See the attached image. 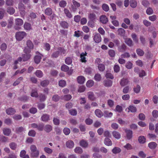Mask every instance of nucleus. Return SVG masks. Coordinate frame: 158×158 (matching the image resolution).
I'll return each mask as SVG.
<instances>
[{
	"mask_svg": "<svg viewBox=\"0 0 158 158\" xmlns=\"http://www.w3.org/2000/svg\"><path fill=\"white\" fill-rule=\"evenodd\" d=\"M27 46L26 47L24 50L25 53H30L31 52L34 47V45L32 42L30 40H28L27 41Z\"/></svg>",
	"mask_w": 158,
	"mask_h": 158,
	"instance_id": "f257e3e1",
	"label": "nucleus"
},
{
	"mask_svg": "<svg viewBox=\"0 0 158 158\" xmlns=\"http://www.w3.org/2000/svg\"><path fill=\"white\" fill-rule=\"evenodd\" d=\"M31 156L33 157H37L39 155V151L37 149L36 146L34 145H31L30 147Z\"/></svg>",
	"mask_w": 158,
	"mask_h": 158,
	"instance_id": "f03ea898",
	"label": "nucleus"
},
{
	"mask_svg": "<svg viewBox=\"0 0 158 158\" xmlns=\"http://www.w3.org/2000/svg\"><path fill=\"white\" fill-rule=\"evenodd\" d=\"M23 23V20L20 18H17L15 20L14 28L16 30H19L20 28V27L22 26Z\"/></svg>",
	"mask_w": 158,
	"mask_h": 158,
	"instance_id": "7ed1b4c3",
	"label": "nucleus"
},
{
	"mask_svg": "<svg viewBox=\"0 0 158 158\" xmlns=\"http://www.w3.org/2000/svg\"><path fill=\"white\" fill-rule=\"evenodd\" d=\"M29 126L31 128H36L39 131H42L43 130L44 125L43 124H37L35 123H33L30 124Z\"/></svg>",
	"mask_w": 158,
	"mask_h": 158,
	"instance_id": "20e7f679",
	"label": "nucleus"
},
{
	"mask_svg": "<svg viewBox=\"0 0 158 158\" xmlns=\"http://www.w3.org/2000/svg\"><path fill=\"white\" fill-rule=\"evenodd\" d=\"M27 34L24 31L18 32L16 34V38L18 40H21Z\"/></svg>",
	"mask_w": 158,
	"mask_h": 158,
	"instance_id": "39448f33",
	"label": "nucleus"
},
{
	"mask_svg": "<svg viewBox=\"0 0 158 158\" xmlns=\"http://www.w3.org/2000/svg\"><path fill=\"white\" fill-rule=\"evenodd\" d=\"M80 6V4L75 0H73L72 1V3L71 5V9L72 10L73 12H75L77 8Z\"/></svg>",
	"mask_w": 158,
	"mask_h": 158,
	"instance_id": "423d86ee",
	"label": "nucleus"
},
{
	"mask_svg": "<svg viewBox=\"0 0 158 158\" xmlns=\"http://www.w3.org/2000/svg\"><path fill=\"white\" fill-rule=\"evenodd\" d=\"M29 53H25L23 54L22 55V60L23 61H25L28 60L31 58V55L29 54Z\"/></svg>",
	"mask_w": 158,
	"mask_h": 158,
	"instance_id": "0eeeda50",
	"label": "nucleus"
},
{
	"mask_svg": "<svg viewBox=\"0 0 158 158\" xmlns=\"http://www.w3.org/2000/svg\"><path fill=\"white\" fill-rule=\"evenodd\" d=\"M94 40L95 42L99 43L101 41V37L99 33H95L94 35Z\"/></svg>",
	"mask_w": 158,
	"mask_h": 158,
	"instance_id": "6e6552de",
	"label": "nucleus"
},
{
	"mask_svg": "<svg viewBox=\"0 0 158 158\" xmlns=\"http://www.w3.org/2000/svg\"><path fill=\"white\" fill-rule=\"evenodd\" d=\"M125 132L126 133V137L128 140H130L132 137V131L130 130H125Z\"/></svg>",
	"mask_w": 158,
	"mask_h": 158,
	"instance_id": "1a4fd4ad",
	"label": "nucleus"
},
{
	"mask_svg": "<svg viewBox=\"0 0 158 158\" xmlns=\"http://www.w3.org/2000/svg\"><path fill=\"white\" fill-rule=\"evenodd\" d=\"M87 53L86 52H82L80 54V61L82 62L86 63L87 61L86 56H87Z\"/></svg>",
	"mask_w": 158,
	"mask_h": 158,
	"instance_id": "9d476101",
	"label": "nucleus"
},
{
	"mask_svg": "<svg viewBox=\"0 0 158 158\" xmlns=\"http://www.w3.org/2000/svg\"><path fill=\"white\" fill-rule=\"evenodd\" d=\"M100 20V22L103 24H106L108 21V19L105 15L101 16Z\"/></svg>",
	"mask_w": 158,
	"mask_h": 158,
	"instance_id": "9b49d317",
	"label": "nucleus"
},
{
	"mask_svg": "<svg viewBox=\"0 0 158 158\" xmlns=\"http://www.w3.org/2000/svg\"><path fill=\"white\" fill-rule=\"evenodd\" d=\"M39 54L40 55H36L34 57L35 62L37 64H39L40 62V60L41 59V54H40L39 52H36V54L37 55Z\"/></svg>",
	"mask_w": 158,
	"mask_h": 158,
	"instance_id": "f8f14e48",
	"label": "nucleus"
},
{
	"mask_svg": "<svg viewBox=\"0 0 158 158\" xmlns=\"http://www.w3.org/2000/svg\"><path fill=\"white\" fill-rule=\"evenodd\" d=\"M50 119V116L47 114H43L41 117V120L45 122H48Z\"/></svg>",
	"mask_w": 158,
	"mask_h": 158,
	"instance_id": "ddd939ff",
	"label": "nucleus"
},
{
	"mask_svg": "<svg viewBox=\"0 0 158 158\" xmlns=\"http://www.w3.org/2000/svg\"><path fill=\"white\" fill-rule=\"evenodd\" d=\"M16 112L15 109L12 108H9L6 110V113L9 115H12Z\"/></svg>",
	"mask_w": 158,
	"mask_h": 158,
	"instance_id": "4468645a",
	"label": "nucleus"
},
{
	"mask_svg": "<svg viewBox=\"0 0 158 158\" xmlns=\"http://www.w3.org/2000/svg\"><path fill=\"white\" fill-rule=\"evenodd\" d=\"M23 27L25 30L27 31H29L32 29L31 24L27 22L24 23Z\"/></svg>",
	"mask_w": 158,
	"mask_h": 158,
	"instance_id": "2eb2a0df",
	"label": "nucleus"
},
{
	"mask_svg": "<svg viewBox=\"0 0 158 158\" xmlns=\"http://www.w3.org/2000/svg\"><path fill=\"white\" fill-rule=\"evenodd\" d=\"M3 134L6 136H9L11 133V131L10 129L4 128L2 129Z\"/></svg>",
	"mask_w": 158,
	"mask_h": 158,
	"instance_id": "dca6fc26",
	"label": "nucleus"
},
{
	"mask_svg": "<svg viewBox=\"0 0 158 158\" xmlns=\"http://www.w3.org/2000/svg\"><path fill=\"white\" fill-rule=\"evenodd\" d=\"M103 84L106 87H110L112 85V81L110 80H106L103 81Z\"/></svg>",
	"mask_w": 158,
	"mask_h": 158,
	"instance_id": "f3484780",
	"label": "nucleus"
},
{
	"mask_svg": "<svg viewBox=\"0 0 158 158\" xmlns=\"http://www.w3.org/2000/svg\"><path fill=\"white\" fill-rule=\"evenodd\" d=\"M127 109L128 110V112L131 111L132 113L136 112L137 111V109L136 107L133 106H130L128 108H127L126 110Z\"/></svg>",
	"mask_w": 158,
	"mask_h": 158,
	"instance_id": "a211bd4d",
	"label": "nucleus"
},
{
	"mask_svg": "<svg viewBox=\"0 0 158 158\" xmlns=\"http://www.w3.org/2000/svg\"><path fill=\"white\" fill-rule=\"evenodd\" d=\"M127 46L124 44H123L121 45L118 46V49L120 52H124L126 50Z\"/></svg>",
	"mask_w": 158,
	"mask_h": 158,
	"instance_id": "6ab92c4d",
	"label": "nucleus"
},
{
	"mask_svg": "<svg viewBox=\"0 0 158 158\" xmlns=\"http://www.w3.org/2000/svg\"><path fill=\"white\" fill-rule=\"evenodd\" d=\"M66 145L67 148H71L73 147L74 146V143L72 141L69 140L66 142Z\"/></svg>",
	"mask_w": 158,
	"mask_h": 158,
	"instance_id": "aec40b11",
	"label": "nucleus"
},
{
	"mask_svg": "<svg viewBox=\"0 0 158 158\" xmlns=\"http://www.w3.org/2000/svg\"><path fill=\"white\" fill-rule=\"evenodd\" d=\"M44 131L47 132L48 133L51 131L52 129V127L50 125H46L44 127Z\"/></svg>",
	"mask_w": 158,
	"mask_h": 158,
	"instance_id": "412c9836",
	"label": "nucleus"
},
{
	"mask_svg": "<svg viewBox=\"0 0 158 158\" xmlns=\"http://www.w3.org/2000/svg\"><path fill=\"white\" fill-rule=\"evenodd\" d=\"M113 136L116 139H118L121 138V134L120 133L116 131H114L112 133Z\"/></svg>",
	"mask_w": 158,
	"mask_h": 158,
	"instance_id": "4be33fe9",
	"label": "nucleus"
},
{
	"mask_svg": "<svg viewBox=\"0 0 158 158\" xmlns=\"http://www.w3.org/2000/svg\"><path fill=\"white\" fill-rule=\"evenodd\" d=\"M157 144L154 142H151L148 144V147L152 149H154L157 146Z\"/></svg>",
	"mask_w": 158,
	"mask_h": 158,
	"instance_id": "5701e85b",
	"label": "nucleus"
},
{
	"mask_svg": "<svg viewBox=\"0 0 158 158\" xmlns=\"http://www.w3.org/2000/svg\"><path fill=\"white\" fill-rule=\"evenodd\" d=\"M129 81L127 79L123 78L121 80L120 84L121 86H124L127 85Z\"/></svg>",
	"mask_w": 158,
	"mask_h": 158,
	"instance_id": "b1692460",
	"label": "nucleus"
},
{
	"mask_svg": "<svg viewBox=\"0 0 158 158\" xmlns=\"http://www.w3.org/2000/svg\"><path fill=\"white\" fill-rule=\"evenodd\" d=\"M88 98L89 99L91 100H94L96 99L94 97V93L93 92H89L88 93Z\"/></svg>",
	"mask_w": 158,
	"mask_h": 158,
	"instance_id": "393cba45",
	"label": "nucleus"
},
{
	"mask_svg": "<svg viewBox=\"0 0 158 158\" xmlns=\"http://www.w3.org/2000/svg\"><path fill=\"white\" fill-rule=\"evenodd\" d=\"M85 80V77L82 76H79L77 77V81L80 84H83Z\"/></svg>",
	"mask_w": 158,
	"mask_h": 158,
	"instance_id": "a878e982",
	"label": "nucleus"
},
{
	"mask_svg": "<svg viewBox=\"0 0 158 158\" xmlns=\"http://www.w3.org/2000/svg\"><path fill=\"white\" fill-rule=\"evenodd\" d=\"M80 144L81 146L83 148H86L88 147V143L85 140L82 139L80 142Z\"/></svg>",
	"mask_w": 158,
	"mask_h": 158,
	"instance_id": "bb28decb",
	"label": "nucleus"
},
{
	"mask_svg": "<svg viewBox=\"0 0 158 158\" xmlns=\"http://www.w3.org/2000/svg\"><path fill=\"white\" fill-rule=\"evenodd\" d=\"M104 143L106 145L108 146H111L112 144L111 141L108 138H106L105 139Z\"/></svg>",
	"mask_w": 158,
	"mask_h": 158,
	"instance_id": "cd10ccee",
	"label": "nucleus"
},
{
	"mask_svg": "<svg viewBox=\"0 0 158 158\" xmlns=\"http://www.w3.org/2000/svg\"><path fill=\"white\" fill-rule=\"evenodd\" d=\"M64 11L66 17L69 18H71L72 17V15L70 11L67 9L64 8Z\"/></svg>",
	"mask_w": 158,
	"mask_h": 158,
	"instance_id": "c85d7f7f",
	"label": "nucleus"
},
{
	"mask_svg": "<svg viewBox=\"0 0 158 158\" xmlns=\"http://www.w3.org/2000/svg\"><path fill=\"white\" fill-rule=\"evenodd\" d=\"M15 9L12 7H8L6 9V11L10 15H13L15 12Z\"/></svg>",
	"mask_w": 158,
	"mask_h": 158,
	"instance_id": "c756f323",
	"label": "nucleus"
},
{
	"mask_svg": "<svg viewBox=\"0 0 158 158\" xmlns=\"http://www.w3.org/2000/svg\"><path fill=\"white\" fill-rule=\"evenodd\" d=\"M45 14L48 16H50L52 14V10L50 8H47L45 10Z\"/></svg>",
	"mask_w": 158,
	"mask_h": 158,
	"instance_id": "7c9ffc66",
	"label": "nucleus"
},
{
	"mask_svg": "<svg viewBox=\"0 0 158 158\" xmlns=\"http://www.w3.org/2000/svg\"><path fill=\"white\" fill-rule=\"evenodd\" d=\"M96 115L99 118H101L103 115V114L102 111L99 109H96L95 111Z\"/></svg>",
	"mask_w": 158,
	"mask_h": 158,
	"instance_id": "2f4dec72",
	"label": "nucleus"
},
{
	"mask_svg": "<svg viewBox=\"0 0 158 158\" xmlns=\"http://www.w3.org/2000/svg\"><path fill=\"white\" fill-rule=\"evenodd\" d=\"M121 151V149L118 147H115L112 150V152L114 154L120 153Z\"/></svg>",
	"mask_w": 158,
	"mask_h": 158,
	"instance_id": "473e14b6",
	"label": "nucleus"
},
{
	"mask_svg": "<svg viewBox=\"0 0 158 158\" xmlns=\"http://www.w3.org/2000/svg\"><path fill=\"white\" fill-rule=\"evenodd\" d=\"M88 18L91 21H94L96 19V17L95 14L90 13L89 15Z\"/></svg>",
	"mask_w": 158,
	"mask_h": 158,
	"instance_id": "72a5a7b5",
	"label": "nucleus"
},
{
	"mask_svg": "<svg viewBox=\"0 0 158 158\" xmlns=\"http://www.w3.org/2000/svg\"><path fill=\"white\" fill-rule=\"evenodd\" d=\"M125 42L130 47H131L133 45L132 41L130 38H127Z\"/></svg>",
	"mask_w": 158,
	"mask_h": 158,
	"instance_id": "f704fd0d",
	"label": "nucleus"
},
{
	"mask_svg": "<svg viewBox=\"0 0 158 158\" xmlns=\"http://www.w3.org/2000/svg\"><path fill=\"white\" fill-rule=\"evenodd\" d=\"M35 74L39 78H41L43 76L42 72L40 70H37L36 71Z\"/></svg>",
	"mask_w": 158,
	"mask_h": 158,
	"instance_id": "c9c22d12",
	"label": "nucleus"
},
{
	"mask_svg": "<svg viewBox=\"0 0 158 158\" xmlns=\"http://www.w3.org/2000/svg\"><path fill=\"white\" fill-rule=\"evenodd\" d=\"M138 141L140 143H144L146 142V138L143 136H140L138 138Z\"/></svg>",
	"mask_w": 158,
	"mask_h": 158,
	"instance_id": "e433bc0d",
	"label": "nucleus"
},
{
	"mask_svg": "<svg viewBox=\"0 0 158 158\" xmlns=\"http://www.w3.org/2000/svg\"><path fill=\"white\" fill-rule=\"evenodd\" d=\"M14 20L13 18H10L8 20V23L7 25V27L9 28H11L12 25L13 24Z\"/></svg>",
	"mask_w": 158,
	"mask_h": 158,
	"instance_id": "4c0bfd02",
	"label": "nucleus"
},
{
	"mask_svg": "<svg viewBox=\"0 0 158 158\" xmlns=\"http://www.w3.org/2000/svg\"><path fill=\"white\" fill-rule=\"evenodd\" d=\"M130 5L132 8H135L137 6V2L135 0H131Z\"/></svg>",
	"mask_w": 158,
	"mask_h": 158,
	"instance_id": "58836bf2",
	"label": "nucleus"
},
{
	"mask_svg": "<svg viewBox=\"0 0 158 158\" xmlns=\"http://www.w3.org/2000/svg\"><path fill=\"white\" fill-rule=\"evenodd\" d=\"M18 8L22 11H25V7L24 5L22 2H20L18 5Z\"/></svg>",
	"mask_w": 158,
	"mask_h": 158,
	"instance_id": "ea45409f",
	"label": "nucleus"
},
{
	"mask_svg": "<svg viewBox=\"0 0 158 158\" xmlns=\"http://www.w3.org/2000/svg\"><path fill=\"white\" fill-rule=\"evenodd\" d=\"M74 152L76 153L81 154L82 153L83 150L81 147H77L74 149Z\"/></svg>",
	"mask_w": 158,
	"mask_h": 158,
	"instance_id": "a19ab883",
	"label": "nucleus"
},
{
	"mask_svg": "<svg viewBox=\"0 0 158 158\" xmlns=\"http://www.w3.org/2000/svg\"><path fill=\"white\" fill-rule=\"evenodd\" d=\"M5 3L7 6H12L14 4V1L13 0H6Z\"/></svg>",
	"mask_w": 158,
	"mask_h": 158,
	"instance_id": "79ce46f5",
	"label": "nucleus"
},
{
	"mask_svg": "<svg viewBox=\"0 0 158 158\" xmlns=\"http://www.w3.org/2000/svg\"><path fill=\"white\" fill-rule=\"evenodd\" d=\"M131 36L134 41L135 43H138V40L137 38V35L135 33H132L131 35Z\"/></svg>",
	"mask_w": 158,
	"mask_h": 158,
	"instance_id": "37998d69",
	"label": "nucleus"
},
{
	"mask_svg": "<svg viewBox=\"0 0 158 158\" xmlns=\"http://www.w3.org/2000/svg\"><path fill=\"white\" fill-rule=\"evenodd\" d=\"M48 80H46L42 81L40 83L41 85L43 87H45L48 85L49 84Z\"/></svg>",
	"mask_w": 158,
	"mask_h": 158,
	"instance_id": "c03bdc74",
	"label": "nucleus"
},
{
	"mask_svg": "<svg viewBox=\"0 0 158 158\" xmlns=\"http://www.w3.org/2000/svg\"><path fill=\"white\" fill-rule=\"evenodd\" d=\"M60 26L64 28H68L69 25L65 21H62L60 23Z\"/></svg>",
	"mask_w": 158,
	"mask_h": 158,
	"instance_id": "a18cd8bd",
	"label": "nucleus"
},
{
	"mask_svg": "<svg viewBox=\"0 0 158 158\" xmlns=\"http://www.w3.org/2000/svg\"><path fill=\"white\" fill-rule=\"evenodd\" d=\"M102 8L103 10L106 12H107L109 10L108 6L106 4H103L102 5Z\"/></svg>",
	"mask_w": 158,
	"mask_h": 158,
	"instance_id": "49530a36",
	"label": "nucleus"
},
{
	"mask_svg": "<svg viewBox=\"0 0 158 158\" xmlns=\"http://www.w3.org/2000/svg\"><path fill=\"white\" fill-rule=\"evenodd\" d=\"M65 62L66 64L70 65L72 64V60L71 57H68L65 59Z\"/></svg>",
	"mask_w": 158,
	"mask_h": 158,
	"instance_id": "de8ad7c7",
	"label": "nucleus"
},
{
	"mask_svg": "<svg viewBox=\"0 0 158 158\" xmlns=\"http://www.w3.org/2000/svg\"><path fill=\"white\" fill-rule=\"evenodd\" d=\"M123 148L128 150H131L133 149L132 145L129 143H127L123 146Z\"/></svg>",
	"mask_w": 158,
	"mask_h": 158,
	"instance_id": "09e8293b",
	"label": "nucleus"
},
{
	"mask_svg": "<svg viewBox=\"0 0 158 158\" xmlns=\"http://www.w3.org/2000/svg\"><path fill=\"white\" fill-rule=\"evenodd\" d=\"M98 68L100 71L103 72L105 69V66L104 64H100L98 65Z\"/></svg>",
	"mask_w": 158,
	"mask_h": 158,
	"instance_id": "8fccbe9b",
	"label": "nucleus"
},
{
	"mask_svg": "<svg viewBox=\"0 0 158 158\" xmlns=\"http://www.w3.org/2000/svg\"><path fill=\"white\" fill-rule=\"evenodd\" d=\"M36 132L34 130H30L28 133V135L29 136L34 137L35 136Z\"/></svg>",
	"mask_w": 158,
	"mask_h": 158,
	"instance_id": "3c124183",
	"label": "nucleus"
},
{
	"mask_svg": "<svg viewBox=\"0 0 158 158\" xmlns=\"http://www.w3.org/2000/svg\"><path fill=\"white\" fill-rule=\"evenodd\" d=\"M44 151L49 154H52L53 152L52 150L48 147H44Z\"/></svg>",
	"mask_w": 158,
	"mask_h": 158,
	"instance_id": "603ef678",
	"label": "nucleus"
},
{
	"mask_svg": "<svg viewBox=\"0 0 158 158\" xmlns=\"http://www.w3.org/2000/svg\"><path fill=\"white\" fill-rule=\"evenodd\" d=\"M130 56L129 53L125 52L124 53L122 54L121 55V57L122 58H129Z\"/></svg>",
	"mask_w": 158,
	"mask_h": 158,
	"instance_id": "864d4df0",
	"label": "nucleus"
},
{
	"mask_svg": "<svg viewBox=\"0 0 158 158\" xmlns=\"http://www.w3.org/2000/svg\"><path fill=\"white\" fill-rule=\"evenodd\" d=\"M69 112L71 115L73 116H75L77 114V110L75 109H72L69 110Z\"/></svg>",
	"mask_w": 158,
	"mask_h": 158,
	"instance_id": "5fc2aeb1",
	"label": "nucleus"
},
{
	"mask_svg": "<svg viewBox=\"0 0 158 158\" xmlns=\"http://www.w3.org/2000/svg\"><path fill=\"white\" fill-rule=\"evenodd\" d=\"M136 51L137 54L140 56H143L144 54V52L140 48L137 49Z\"/></svg>",
	"mask_w": 158,
	"mask_h": 158,
	"instance_id": "6e6d98bb",
	"label": "nucleus"
},
{
	"mask_svg": "<svg viewBox=\"0 0 158 158\" xmlns=\"http://www.w3.org/2000/svg\"><path fill=\"white\" fill-rule=\"evenodd\" d=\"M146 12L147 15H150L153 14V10L152 8L149 7L147 9Z\"/></svg>",
	"mask_w": 158,
	"mask_h": 158,
	"instance_id": "4d7b16f0",
	"label": "nucleus"
},
{
	"mask_svg": "<svg viewBox=\"0 0 158 158\" xmlns=\"http://www.w3.org/2000/svg\"><path fill=\"white\" fill-rule=\"evenodd\" d=\"M61 69L62 71L64 72L67 71L69 69V67L65 64H64L62 66Z\"/></svg>",
	"mask_w": 158,
	"mask_h": 158,
	"instance_id": "13d9d810",
	"label": "nucleus"
},
{
	"mask_svg": "<svg viewBox=\"0 0 158 158\" xmlns=\"http://www.w3.org/2000/svg\"><path fill=\"white\" fill-rule=\"evenodd\" d=\"M63 99L66 101H69L72 98V96L70 94H67L62 97Z\"/></svg>",
	"mask_w": 158,
	"mask_h": 158,
	"instance_id": "bf43d9fd",
	"label": "nucleus"
},
{
	"mask_svg": "<svg viewBox=\"0 0 158 158\" xmlns=\"http://www.w3.org/2000/svg\"><path fill=\"white\" fill-rule=\"evenodd\" d=\"M67 5V3L65 1L62 0L59 2V5L61 7H64Z\"/></svg>",
	"mask_w": 158,
	"mask_h": 158,
	"instance_id": "052dcab7",
	"label": "nucleus"
},
{
	"mask_svg": "<svg viewBox=\"0 0 158 158\" xmlns=\"http://www.w3.org/2000/svg\"><path fill=\"white\" fill-rule=\"evenodd\" d=\"M115 110L119 113H121L123 110L122 107L119 105L116 106Z\"/></svg>",
	"mask_w": 158,
	"mask_h": 158,
	"instance_id": "680f3d73",
	"label": "nucleus"
},
{
	"mask_svg": "<svg viewBox=\"0 0 158 158\" xmlns=\"http://www.w3.org/2000/svg\"><path fill=\"white\" fill-rule=\"evenodd\" d=\"M108 53L110 57H114L115 55V51L112 49H110L108 51Z\"/></svg>",
	"mask_w": 158,
	"mask_h": 158,
	"instance_id": "e2e57ef3",
	"label": "nucleus"
},
{
	"mask_svg": "<svg viewBox=\"0 0 158 158\" xmlns=\"http://www.w3.org/2000/svg\"><path fill=\"white\" fill-rule=\"evenodd\" d=\"M10 148L12 150H15L17 148L16 144L14 142H12L9 144Z\"/></svg>",
	"mask_w": 158,
	"mask_h": 158,
	"instance_id": "0e129e2a",
	"label": "nucleus"
},
{
	"mask_svg": "<svg viewBox=\"0 0 158 158\" xmlns=\"http://www.w3.org/2000/svg\"><path fill=\"white\" fill-rule=\"evenodd\" d=\"M132 64L131 62L129 61L127 62L125 66L127 69H130L132 68Z\"/></svg>",
	"mask_w": 158,
	"mask_h": 158,
	"instance_id": "69168bd1",
	"label": "nucleus"
},
{
	"mask_svg": "<svg viewBox=\"0 0 158 158\" xmlns=\"http://www.w3.org/2000/svg\"><path fill=\"white\" fill-rule=\"evenodd\" d=\"M94 85V81H93L90 80L88 81L86 83V86L89 87H92Z\"/></svg>",
	"mask_w": 158,
	"mask_h": 158,
	"instance_id": "338daca9",
	"label": "nucleus"
},
{
	"mask_svg": "<svg viewBox=\"0 0 158 158\" xmlns=\"http://www.w3.org/2000/svg\"><path fill=\"white\" fill-rule=\"evenodd\" d=\"M94 78L95 80L97 81H99L101 79V75L97 73L95 75Z\"/></svg>",
	"mask_w": 158,
	"mask_h": 158,
	"instance_id": "774afa93",
	"label": "nucleus"
}]
</instances>
